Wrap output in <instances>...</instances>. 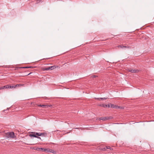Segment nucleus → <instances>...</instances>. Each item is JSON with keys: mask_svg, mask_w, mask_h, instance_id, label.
<instances>
[{"mask_svg": "<svg viewBox=\"0 0 154 154\" xmlns=\"http://www.w3.org/2000/svg\"><path fill=\"white\" fill-rule=\"evenodd\" d=\"M50 151H51V149H44V151L46 152H51Z\"/></svg>", "mask_w": 154, "mask_h": 154, "instance_id": "13", "label": "nucleus"}, {"mask_svg": "<svg viewBox=\"0 0 154 154\" xmlns=\"http://www.w3.org/2000/svg\"><path fill=\"white\" fill-rule=\"evenodd\" d=\"M6 136L8 138H14L15 137L14 133L13 132H8L6 134Z\"/></svg>", "mask_w": 154, "mask_h": 154, "instance_id": "1", "label": "nucleus"}, {"mask_svg": "<svg viewBox=\"0 0 154 154\" xmlns=\"http://www.w3.org/2000/svg\"><path fill=\"white\" fill-rule=\"evenodd\" d=\"M108 118H109V119H111L112 118V117H109Z\"/></svg>", "mask_w": 154, "mask_h": 154, "instance_id": "28", "label": "nucleus"}, {"mask_svg": "<svg viewBox=\"0 0 154 154\" xmlns=\"http://www.w3.org/2000/svg\"><path fill=\"white\" fill-rule=\"evenodd\" d=\"M40 148L37 147L36 148V150H40Z\"/></svg>", "mask_w": 154, "mask_h": 154, "instance_id": "27", "label": "nucleus"}, {"mask_svg": "<svg viewBox=\"0 0 154 154\" xmlns=\"http://www.w3.org/2000/svg\"><path fill=\"white\" fill-rule=\"evenodd\" d=\"M116 105H115L110 104L108 105V107H110L112 108H116Z\"/></svg>", "mask_w": 154, "mask_h": 154, "instance_id": "7", "label": "nucleus"}, {"mask_svg": "<svg viewBox=\"0 0 154 154\" xmlns=\"http://www.w3.org/2000/svg\"><path fill=\"white\" fill-rule=\"evenodd\" d=\"M99 106L101 107H108V105L105 104H101L99 105Z\"/></svg>", "mask_w": 154, "mask_h": 154, "instance_id": "12", "label": "nucleus"}, {"mask_svg": "<svg viewBox=\"0 0 154 154\" xmlns=\"http://www.w3.org/2000/svg\"><path fill=\"white\" fill-rule=\"evenodd\" d=\"M139 70L135 69H130L128 70V71L131 72L132 73H138L139 72Z\"/></svg>", "mask_w": 154, "mask_h": 154, "instance_id": "3", "label": "nucleus"}, {"mask_svg": "<svg viewBox=\"0 0 154 154\" xmlns=\"http://www.w3.org/2000/svg\"><path fill=\"white\" fill-rule=\"evenodd\" d=\"M9 87L8 86V85H5L0 87V90H2L8 88Z\"/></svg>", "mask_w": 154, "mask_h": 154, "instance_id": "6", "label": "nucleus"}, {"mask_svg": "<svg viewBox=\"0 0 154 154\" xmlns=\"http://www.w3.org/2000/svg\"><path fill=\"white\" fill-rule=\"evenodd\" d=\"M33 67L32 66H26V67H20L21 68H33Z\"/></svg>", "mask_w": 154, "mask_h": 154, "instance_id": "16", "label": "nucleus"}, {"mask_svg": "<svg viewBox=\"0 0 154 154\" xmlns=\"http://www.w3.org/2000/svg\"><path fill=\"white\" fill-rule=\"evenodd\" d=\"M38 106H40L43 108H46L47 107V105H38Z\"/></svg>", "mask_w": 154, "mask_h": 154, "instance_id": "18", "label": "nucleus"}, {"mask_svg": "<svg viewBox=\"0 0 154 154\" xmlns=\"http://www.w3.org/2000/svg\"><path fill=\"white\" fill-rule=\"evenodd\" d=\"M106 149H110V150H112V148H110L109 146H108V147H106Z\"/></svg>", "mask_w": 154, "mask_h": 154, "instance_id": "25", "label": "nucleus"}, {"mask_svg": "<svg viewBox=\"0 0 154 154\" xmlns=\"http://www.w3.org/2000/svg\"><path fill=\"white\" fill-rule=\"evenodd\" d=\"M24 85L23 84H17L16 85H15L16 87H17L18 86H23Z\"/></svg>", "mask_w": 154, "mask_h": 154, "instance_id": "19", "label": "nucleus"}, {"mask_svg": "<svg viewBox=\"0 0 154 154\" xmlns=\"http://www.w3.org/2000/svg\"><path fill=\"white\" fill-rule=\"evenodd\" d=\"M36 138H37L38 139H41V138H40V137H39L38 136H37L36 135L35 137Z\"/></svg>", "mask_w": 154, "mask_h": 154, "instance_id": "24", "label": "nucleus"}, {"mask_svg": "<svg viewBox=\"0 0 154 154\" xmlns=\"http://www.w3.org/2000/svg\"><path fill=\"white\" fill-rule=\"evenodd\" d=\"M109 119V118L107 117H101L98 118L99 120H102L103 121H106Z\"/></svg>", "mask_w": 154, "mask_h": 154, "instance_id": "4", "label": "nucleus"}, {"mask_svg": "<svg viewBox=\"0 0 154 154\" xmlns=\"http://www.w3.org/2000/svg\"><path fill=\"white\" fill-rule=\"evenodd\" d=\"M96 77H97V76L95 75H93V76H91V77L92 78L94 79V78H96Z\"/></svg>", "mask_w": 154, "mask_h": 154, "instance_id": "21", "label": "nucleus"}, {"mask_svg": "<svg viewBox=\"0 0 154 154\" xmlns=\"http://www.w3.org/2000/svg\"><path fill=\"white\" fill-rule=\"evenodd\" d=\"M43 71H48V70H49V67H46V68H43Z\"/></svg>", "mask_w": 154, "mask_h": 154, "instance_id": "14", "label": "nucleus"}, {"mask_svg": "<svg viewBox=\"0 0 154 154\" xmlns=\"http://www.w3.org/2000/svg\"><path fill=\"white\" fill-rule=\"evenodd\" d=\"M118 47L119 48L120 47L121 48H130L129 47V46H123V45H119L118 46Z\"/></svg>", "mask_w": 154, "mask_h": 154, "instance_id": "9", "label": "nucleus"}, {"mask_svg": "<svg viewBox=\"0 0 154 154\" xmlns=\"http://www.w3.org/2000/svg\"><path fill=\"white\" fill-rule=\"evenodd\" d=\"M95 99L97 100H106V99H107V98H105V97H104V98H95Z\"/></svg>", "mask_w": 154, "mask_h": 154, "instance_id": "11", "label": "nucleus"}, {"mask_svg": "<svg viewBox=\"0 0 154 154\" xmlns=\"http://www.w3.org/2000/svg\"><path fill=\"white\" fill-rule=\"evenodd\" d=\"M52 106L51 105H47V107H51Z\"/></svg>", "mask_w": 154, "mask_h": 154, "instance_id": "23", "label": "nucleus"}, {"mask_svg": "<svg viewBox=\"0 0 154 154\" xmlns=\"http://www.w3.org/2000/svg\"><path fill=\"white\" fill-rule=\"evenodd\" d=\"M35 134H36L37 136H42L43 137H46L47 136V134L46 133H41V132H39L37 133L36 132L35 133Z\"/></svg>", "mask_w": 154, "mask_h": 154, "instance_id": "2", "label": "nucleus"}, {"mask_svg": "<svg viewBox=\"0 0 154 154\" xmlns=\"http://www.w3.org/2000/svg\"><path fill=\"white\" fill-rule=\"evenodd\" d=\"M40 150H41L42 151H44V149H44L43 148H40Z\"/></svg>", "mask_w": 154, "mask_h": 154, "instance_id": "22", "label": "nucleus"}, {"mask_svg": "<svg viewBox=\"0 0 154 154\" xmlns=\"http://www.w3.org/2000/svg\"><path fill=\"white\" fill-rule=\"evenodd\" d=\"M43 1L41 0H37L36 1V4H38L40 2H42Z\"/></svg>", "mask_w": 154, "mask_h": 154, "instance_id": "17", "label": "nucleus"}, {"mask_svg": "<svg viewBox=\"0 0 154 154\" xmlns=\"http://www.w3.org/2000/svg\"><path fill=\"white\" fill-rule=\"evenodd\" d=\"M58 66H53L49 67V70H52L55 69L56 68L58 67Z\"/></svg>", "mask_w": 154, "mask_h": 154, "instance_id": "5", "label": "nucleus"}, {"mask_svg": "<svg viewBox=\"0 0 154 154\" xmlns=\"http://www.w3.org/2000/svg\"><path fill=\"white\" fill-rule=\"evenodd\" d=\"M36 133V132H31V134H29V136L30 137H35L37 135L36 134H35Z\"/></svg>", "mask_w": 154, "mask_h": 154, "instance_id": "8", "label": "nucleus"}, {"mask_svg": "<svg viewBox=\"0 0 154 154\" xmlns=\"http://www.w3.org/2000/svg\"><path fill=\"white\" fill-rule=\"evenodd\" d=\"M8 85V86L9 87L8 88H16L15 85Z\"/></svg>", "mask_w": 154, "mask_h": 154, "instance_id": "10", "label": "nucleus"}, {"mask_svg": "<svg viewBox=\"0 0 154 154\" xmlns=\"http://www.w3.org/2000/svg\"><path fill=\"white\" fill-rule=\"evenodd\" d=\"M116 109H124V107L122 106H120L116 105Z\"/></svg>", "mask_w": 154, "mask_h": 154, "instance_id": "15", "label": "nucleus"}, {"mask_svg": "<svg viewBox=\"0 0 154 154\" xmlns=\"http://www.w3.org/2000/svg\"><path fill=\"white\" fill-rule=\"evenodd\" d=\"M50 152H51L52 153L54 154L56 152V151H55L54 150H53L52 149H51V151H50Z\"/></svg>", "mask_w": 154, "mask_h": 154, "instance_id": "20", "label": "nucleus"}, {"mask_svg": "<svg viewBox=\"0 0 154 154\" xmlns=\"http://www.w3.org/2000/svg\"><path fill=\"white\" fill-rule=\"evenodd\" d=\"M31 73H29L28 74V75H29V74H31Z\"/></svg>", "mask_w": 154, "mask_h": 154, "instance_id": "29", "label": "nucleus"}, {"mask_svg": "<svg viewBox=\"0 0 154 154\" xmlns=\"http://www.w3.org/2000/svg\"><path fill=\"white\" fill-rule=\"evenodd\" d=\"M106 147H104L103 148V149H102L103 150H106Z\"/></svg>", "mask_w": 154, "mask_h": 154, "instance_id": "26", "label": "nucleus"}]
</instances>
